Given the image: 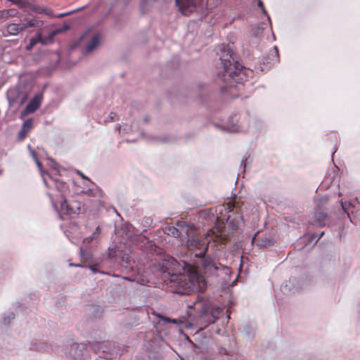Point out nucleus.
I'll return each mask as SVG.
<instances>
[{
	"label": "nucleus",
	"instance_id": "f257e3e1",
	"mask_svg": "<svg viewBox=\"0 0 360 360\" xmlns=\"http://www.w3.org/2000/svg\"><path fill=\"white\" fill-rule=\"evenodd\" d=\"M186 266L181 267L174 258L164 259L161 264L163 274L169 276L171 287L177 294H191L195 291H204L206 282L200 276L194 266L185 264Z\"/></svg>",
	"mask_w": 360,
	"mask_h": 360
},
{
	"label": "nucleus",
	"instance_id": "f03ea898",
	"mask_svg": "<svg viewBox=\"0 0 360 360\" xmlns=\"http://www.w3.org/2000/svg\"><path fill=\"white\" fill-rule=\"evenodd\" d=\"M224 228L223 224L216 225L207 232L205 237L197 233L193 227H191L187 231V248L195 257L202 258V267L205 274H214L219 269L218 264L214 262L211 257H205V255L211 241L219 244L226 243L227 235Z\"/></svg>",
	"mask_w": 360,
	"mask_h": 360
},
{
	"label": "nucleus",
	"instance_id": "7ed1b4c3",
	"mask_svg": "<svg viewBox=\"0 0 360 360\" xmlns=\"http://www.w3.org/2000/svg\"><path fill=\"white\" fill-rule=\"evenodd\" d=\"M221 50L226 54L220 57L223 70L219 73V77L224 83L221 90L231 97H237L240 95L242 84L248 79L247 70L239 63L233 61L228 46H223Z\"/></svg>",
	"mask_w": 360,
	"mask_h": 360
},
{
	"label": "nucleus",
	"instance_id": "20e7f679",
	"mask_svg": "<svg viewBox=\"0 0 360 360\" xmlns=\"http://www.w3.org/2000/svg\"><path fill=\"white\" fill-rule=\"evenodd\" d=\"M175 4L182 15L188 16L197 8H203L204 0H175Z\"/></svg>",
	"mask_w": 360,
	"mask_h": 360
},
{
	"label": "nucleus",
	"instance_id": "39448f33",
	"mask_svg": "<svg viewBox=\"0 0 360 360\" xmlns=\"http://www.w3.org/2000/svg\"><path fill=\"white\" fill-rule=\"evenodd\" d=\"M81 209V202L79 201H72L68 202L66 199L60 202V211L63 214L68 216L79 214Z\"/></svg>",
	"mask_w": 360,
	"mask_h": 360
},
{
	"label": "nucleus",
	"instance_id": "423d86ee",
	"mask_svg": "<svg viewBox=\"0 0 360 360\" xmlns=\"http://www.w3.org/2000/svg\"><path fill=\"white\" fill-rule=\"evenodd\" d=\"M42 96L41 95H36L27 105L25 112L27 114L34 112L41 104Z\"/></svg>",
	"mask_w": 360,
	"mask_h": 360
},
{
	"label": "nucleus",
	"instance_id": "0eeeda50",
	"mask_svg": "<svg viewBox=\"0 0 360 360\" xmlns=\"http://www.w3.org/2000/svg\"><path fill=\"white\" fill-rule=\"evenodd\" d=\"M315 214V220L314 223L316 226L319 227H323L326 225V221L328 219V214L324 211L321 210L320 208L317 209L314 213Z\"/></svg>",
	"mask_w": 360,
	"mask_h": 360
},
{
	"label": "nucleus",
	"instance_id": "6e6552de",
	"mask_svg": "<svg viewBox=\"0 0 360 360\" xmlns=\"http://www.w3.org/2000/svg\"><path fill=\"white\" fill-rule=\"evenodd\" d=\"M25 30V27L22 23L11 22L6 25V31L8 35H17L22 31Z\"/></svg>",
	"mask_w": 360,
	"mask_h": 360
},
{
	"label": "nucleus",
	"instance_id": "1a4fd4ad",
	"mask_svg": "<svg viewBox=\"0 0 360 360\" xmlns=\"http://www.w3.org/2000/svg\"><path fill=\"white\" fill-rule=\"evenodd\" d=\"M32 127H33L32 119L29 118L24 122L22 126V128L19 132V135H18L20 140H22L25 138L27 132H29L30 131V129L32 128Z\"/></svg>",
	"mask_w": 360,
	"mask_h": 360
},
{
	"label": "nucleus",
	"instance_id": "9d476101",
	"mask_svg": "<svg viewBox=\"0 0 360 360\" xmlns=\"http://www.w3.org/2000/svg\"><path fill=\"white\" fill-rule=\"evenodd\" d=\"M18 12L16 9H4L0 11V22H2L11 17L17 16Z\"/></svg>",
	"mask_w": 360,
	"mask_h": 360
},
{
	"label": "nucleus",
	"instance_id": "9b49d317",
	"mask_svg": "<svg viewBox=\"0 0 360 360\" xmlns=\"http://www.w3.org/2000/svg\"><path fill=\"white\" fill-rule=\"evenodd\" d=\"M101 36L100 34H95L91 39V41L87 44L86 50L89 53L92 51L99 44Z\"/></svg>",
	"mask_w": 360,
	"mask_h": 360
},
{
	"label": "nucleus",
	"instance_id": "f8f14e48",
	"mask_svg": "<svg viewBox=\"0 0 360 360\" xmlns=\"http://www.w3.org/2000/svg\"><path fill=\"white\" fill-rule=\"evenodd\" d=\"M165 233L174 238H178L180 236V231L174 226H168L165 228Z\"/></svg>",
	"mask_w": 360,
	"mask_h": 360
},
{
	"label": "nucleus",
	"instance_id": "ddd939ff",
	"mask_svg": "<svg viewBox=\"0 0 360 360\" xmlns=\"http://www.w3.org/2000/svg\"><path fill=\"white\" fill-rule=\"evenodd\" d=\"M23 26L25 27V30L28 27H39L44 25L42 20L31 19L26 23H22Z\"/></svg>",
	"mask_w": 360,
	"mask_h": 360
},
{
	"label": "nucleus",
	"instance_id": "4468645a",
	"mask_svg": "<svg viewBox=\"0 0 360 360\" xmlns=\"http://www.w3.org/2000/svg\"><path fill=\"white\" fill-rule=\"evenodd\" d=\"M37 43H41L42 44H46V39H44V37L41 33H38L36 38L31 39L30 42V46L32 47L36 45Z\"/></svg>",
	"mask_w": 360,
	"mask_h": 360
},
{
	"label": "nucleus",
	"instance_id": "2eb2a0df",
	"mask_svg": "<svg viewBox=\"0 0 360 360\" xmlns=\"http://www.w3.org/2000/svg\"><path fill=\"white\" fill-rule=\"evenodd\" d=\"M225 206L229 212H233L235 208H238V210H240L241 203L239 201L236 202L235 200H233L229 201Z\"/></svg>",
	"mask_w": 360,
	"mask_h": 360
},
{
	"label": "nucleus",
	"instance_id": "dca6fc26",
	"mask_svg": "<svg viewBox=\"0 0 360 360\" xmlns=\"http://www.w3.org/2000/svg\"><path fill=\"white\" fill-rule=\"evenodd\" d=\"M68 29V26H65L63 27V29H58V30H56L54 31H52L48 37H44V39H46V44L48 43H51L53 41V39L54 38V37L58 34L59 32H60L62 30H67Z\"/></svg>",
	"mask_w": 360,
	"mask_h": 360
},
{
	"label": "nucleus",
	"instance_id": "f3484780",
	"mask_svg": "<svg viewBox=\"0 0 360 360\" xmlns=\"http://www.w3.org/2000/svg\"><path fill=\"white\" fill-rule=\"evenodd\" d=\"M33 11L40 14L44 13L49 16L52 15V11L51 10L46 9L41 6H34Z\"/></svg>",
	"mask_w": 360,
	"mask_h": 360
},
{
	"label": "nucleus",
	"instance_id": "a211bd4d",
	"mask_svg": "<svg viewBox=\"0 0 360 360\" xmlns=\"http://www.w3.org/2000/svg\"><path fill=\"white\" fill-rule=\"evenodd\" d=\"M271 245H273L272 240H271L268 238H265L264 240H262L259 243V246H261V247H266V246H270Z\"/></svg>",
	"mask_w": 360,
	"mask_h": 360
},
{
	"label": "nucleus",
	"instance_id": "6ab92c4d",
	"mask_svg": "<svg viewBox=\"0 0 360 360\" xmlns=\"http://www.w3.org/2000/svg\"><path fill=\"white\" fill-rule=\"evenodd\" d=\"M155 0H142L141 3V10L143 13H144V7L151 3L154 2Z\"/></svg>",
	"mask_w": 360,
	"mask_h": 360
},
{
	"label": "nucleus",
	"instance_id": "aec40b11",
	"mask_svg": "<svg viewBox=\"0 0 360 360\" xmlns=\"http://www.w3.org/2000/svg\"><path fill=\"white\" fill-rule=\"evenodd\" d=\"M160 319L167 323H179V321L177 319H170L167 317L160 316Z\"/></svg>",
	"mask_w": 360,
	"mask_h": 360
},
{
	"label": "nucleus",
	"instance_id": "412c9836",
	"mask_svg": "<svg viewBox=\"0 0 360 360\" xmlns=\"http://www.w3.org/2000/svg\"><path fill=\"white\" fill-rule=\"evenodd\" d=\"M79 10H80V8L77 9L75 11H70V12H68V13H60V14L57 15L56 17L58 18H61L68 16V15H70L72 13H74L75 11H79Z\"/></svg>",
	"mask_w": 360,
	"mask_h": 360
},
{
	"label": "nucleus",
	"instance_id": "4be33fe9",
	"mask_svg": "<svg viewBox=\"0 0 360 360\" xmlns=\"http://www.w3.org/2000/svg\"><path fill=\"white\" fill-rule=\"evenodd\" d=\"M258 6L262 10V11L265 13L266 11L265 10L264 6L263 4V2L261 0L258 1L257 3Z\"/></svg>",
	"mask_w": 360,
	"mask_h": 360
},
{
	"label": "nucleus",
	"instance_id": "5701e85b",
	"mask_svg": "<svg viewBox=\"0 0 360 360\" xmlns=\"http://www.w3.org/2000/svg\"><path fill=\"white\" fill-rule=\"evenodd\" d=\"M90 269L91 270V271L94 273V274H96L98 272V270H97V268H96V265H91L89 266Z\"/></svg>",
	"mask_w": 360,
	"mask_h": 360
},
{
	"label": "nucleus",
	"instance_id": "b1692460",
	"mask_svg": "<svg viewBox=\"0 0 360 360\" xmlns=\"http://www.w3.org/2000/svg\"><path fill=\"white\" fill-rule=\"evenodd\" d=\"M115 117H116V113L112 112H110V119L111 121H115Z\"/></svg>",
	"mask_w": 360,
	"mask_h": 360
},
{
	"label": "nucleus",
	"instance_id": "393cba45",
	"mask_svg": "<svg viewBox=\"0 0 360 360\" xmlns=\"http://www.w3.org/2000/svg\"><path fill=\"white\" fill-rule=\"evenodd\" d=\"M101 232V229L99 227H97L96 229V231L94 234H99Z\"/></svg>",
	"mask_w": 360,
	"mask_h": 360
},
{
	"label": "nucleus",
	"instance_id": "a878e982",
	"mask_svg": "<svg viewBox=\"0 0 360 360\" xmlns=\"http://www.w3.org/2000/svg\"><path fill=\"white\" fill-rule=\"evenodd\" d=\"M78 174L84 179H86V177L81 172H78Z\"/></svg>",
	"mask_w": 360,
	"mask_h": 360
},
{
	"label": "nucleus",
	"instance_id": "bb28decb",
	"mask_svg": "<svg viewBox=\"0 0 360 360\" xmlns=\"http://www.w3.org/2000/svg\"><path fill=\"white\" fill-rule=\"evenodd\" d=\"M70 266H83L81 264H70Z\"/></svg>",
	"mask_w": 360,
	"mask_h": 360
},
{
	"label": "nucleus",
	"instance_id": "cd10ccee",
	"mask_svg": "<svg viewBox=\"0 0 360 360\" xmlns=\"http://www.w3.org/2000/svg\"><path fill=\"white\" fill-rule=\"evenodd\" d=\"M62 186L63 188H66V187H67L66 184H62Z\"/></svg>",
	"mask_w": 360,
	"mask_h": 360
},
{
	"label": "nucleus",
	"instance_id": "c85d7f7f",
	"mask_svg": "<svg viewBox=\"0 0 360 360\" xmlns=\"http://www.w3.org/2000/svg\"><path fill=\"white\" fill-rule=\"evenodd\" d=\"M274 49H275V51H276V53H278V49L275 46V47H274Z\"/></svg>",
	"mask_w": 360,
	"mask_h": 360
},
{
	"label": "nucleus",
	"instance_id": "c756f323",
	"mask_svg": "<svg viewBox=\"0 0 360 360\" xmlns=\"http://www.w3.org/2000/svg\"><path fill=\"white\" fill-rule=\"evenodd\" d=\"M257 234H255V236L253 237L252 238V243L254 242L255 239V237H256Z\"/></svg>",
	"mask_w": 360,
	"mask_h": 360
},
{
	"label": "nucleus",
	"instance_id": "7c9ffc66",
	"mask_svg": "<svg viewBox=\"0 0 360 360\" xmlns=\"http://www.w3.org/2000/svg\"><path fill=\"white\" fill-rule=\"evenodd\" d=\"M2 174H3V170L0 169V175H1Z\"/></svg>",
	"mask_w": 360,
	"mask_h": 360
},
{
	"label": "nucleus",
	"instance_id": "2f4dec72",
	"mask_svg": "<svg viewBox=\"0 0 360 360\" xmlns=\"http://www.w3.org/2000/svg\"><path fill=\"white\" fill-rule=\"evenodd\" d=\"M219 266H221L222 268H225V266H222V265H221L220 264H219Z\"/></svg>",
	"mask_w": 360,
	"mask_h": 360
},
{
	"label": "nucleus",
	"instance_id": "473e14b6",
	"mask_svg": "<svg viewBox=\"0 0 360 360\" xmlns=\"http://www.w3.org/2000/svg\"><path fill=\"white\" fill-rule=\"evenodd\" d=\"M323 235V232H322V233H321L319 238H320Z\"/></svg>",
	"mask_w": 360,
	"mask_h": 360
},
{
	"label": "nucleus",
	"instance_id": "72a5a7b5",
	"mask_svg": "<svg viewBox=\"0 0 360 360\" xmlns=\"http://www.w3.org/2000/svg\"><path fill=\"white\" fill-rule=\"evenodd\" d=\"M37 165H38L39 166H41V163H40L39 162H37Z\"/></svg>",
	"mask_w": 360,
	"mask_h": 360
},
{
	"label": "nucleus",
	"instance_id": "f704fd0d",
	"mask_svg": "<svg viewBox=\"0 0 360 360\" xmlns=\"http://www.w3.org/2000/svg\"><path fill=\"white\" fill-rule=\"evenodd\" d=\"M81 253H82V255L84 254V251L82 250H81Z\"/></svg>",
	"mask_w": 360,
	"mask_h": 360
}]
</instances>
